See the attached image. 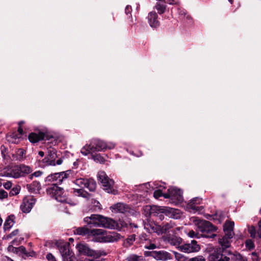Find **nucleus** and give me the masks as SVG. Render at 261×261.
Wrapping results in <instances>:
<instances>
[{
    "mask_svg": "<svg viewBox=\"0 0 261 261\" xmlns=\"http://www.w3.org/2000/svg\"><path fill=\"white\" fill-rule=\"evenodd\" d=\"M74 233L83 236H86L91 241L100 243H112L117 242L121 238V236L116 232L107 233L102 229H90L87 226L77 228Z\"/></svg>",
    "mask_w": 261,
    "mask_h": 261,
    "instance_id": "f257e3e1",
    "label": "nucleus"
},
{
    "mask_svg": "<svg viewBox=\"0 0 261 261\" xmlns=\"http://www.w3.org/2000/svg\"><path fill=\"white\" fill-rule=\"evenodd\" d=\"M47 140L48 142L46 145L47 155L42 160H38V166L41 168L48 166H55L56 165H60L63 163V159L62 158H59L56 161L58 155L57 149L53 146L57 144L58 140L53 137L49 138Z\"/></svg>",
    "mask_w": 261,
    "mask_h": 261,
    "instance_id": "f03ea898",
    "label": "nucleus"
},
{
    "mask_svg": "<svg viewBox=\"0 0 261 261\" xmlns=\"http://www.w3.org/2000/svg\"><path fill=\"white\" fill-rule=\"evenodd\" d=\"M84 221L90 227H102L111 229L120 230L121 227L113 219L100 215L93 214L84 218Z\"/></svg>",
    "mask_w": 261,
    "mask_h": 261,
    "instance_id": "7ed1b4c3",
    "label": "nucleus"
},
{
    "mask_svg": "<svg viewBox=\"0 0 261 261\" xmlns=\"http://www.w3.org/2000/svg\"><path fill=\"white\" fill-rule=\"evenodd\" d=\"M76 185L81 188V189H73V194L75 196L82 197L86 200L89 199L91 195L85 191L83 189L86 188L90 191H95L96 188V183L92 179H86L80 178L76 179L73 182Z\"/></svg>",
    "mask_w": 261,
    "mask_h": 261,
    "instance_id": "20e7f679",
    "label": "nucleus"
},
{
    "mask_svg": "<svg viewBox=\"0 0 261 261\" xmlns=\"http://www.w3.org/2000/svg\"><path fill=\"white\" fill-rule=\"evenodd\" d=\"M195 225L197 226V231L201 233V237L207 238H214L216 235L212 233L216 230V227L212 224L209 221L200 220L197 218H194L193 220Z\"/></svg>",
    "mask_w": 261,
    "mask_h": 261,
    "instance_id": "39448f33",
    "label": "nucleus"
},
{
    "mask_svg": "<svg viewBox=\"0 0 261 261\" xmlns=\"http://www.w3.org/2000/svg\"><path fill=\"white\" fill-rule=\"evenodd\" d=\"M105 141L93 138L90 141L88 144L82 147L81 152L83 155L86 156L93 152L105 151Z\"/></svg>",
    "mask_w": 261,
    "mask_h": 261,
    "instance_id": "423d86ee",
    "label": "nucleus"
},
{
    "mask_svg": "<svg viewBox=\"0 0 261 261\" xmlns=\"http://www.w3.org/2000/svg\"><path fill=\"white\" fill-rule=\"evenodd\" d=\"M47 193L58 202L67 203L70 205L75 204V203L71 202L70 199L67 198L66 193L63 189L56 185H52L49 187L47 189Z\"/></svg>",
    "mask_w": 261,
    "mask_h": 261,
    "instance_id": "0eeeda50",
    "label": "nucleus"
},
{
    "mask_svg": "<svg viewBox=\"0 0 261 261\" xmlns=\"http://www.w3.org/2000/svg\"><path fill=\"white\" fill-rule=\"evenodd\" d=\"M98 180L102 184L103 189L108 193L116 195L117 190L114 181L110 179L104 171H99L97 174Z\"/></svg>",
    "mask_w": 261,
    "mask_h": 261,
    "instance_id": "6e6552de",
    "label": "nucleus"
},
{
    "mask_svg": "<svg viewBox=\"0 0 261 261\" xmlns=\"http://www.w3.org/2000/svg\"><path fill=\"white\" fill-rule=\"evenodd\" d=\"M76 248L81 254L90 256L98 257L106 255L107 253L103 250H94L91 249L88 245L85 243H79Z\"/></svg>",
    "mask_w": 261,
    "mask_h": 261,
    "instance_id": "1a4fd4ad",
    "label": "nucleus"
},
{
    "mask_svg": "<svg viewBox=\"0 0 261 261\" xmlns=\"http://www.w3.org/2000/svg\"><path fill=\"white\" fill-rule=\"evenodd\" d=\"M165 198H169L170 202L175 205L183 201L182 192L175 187H170L168 192L164 195Z\"/></svg>",
    "mask_w": 261,
    "mask_h": 261,
    "instance_id": "9d476101",
    "label": "nucleus"
},
{
    "mask_svg": "<svg viewBox=\"0 0 261 261\" xmlns=\"http://www.w3.org/2000/svg\"><path fill=\"white\" fill-rule=\"evenodd\" d=\"M227 251L220 247L214 249L209 255L210 261H230V257L226 255Z\"/></svg>",
    "mask_w": 261,
    "mask_h": 261,
    "instance_id": "9b49d317",
    "label": "nucleus"
},
{
    "mask_svg": "<svg viewBox=\"0 0 261 261\" xmlns=\"http://www.w3.org/2000/svg\"><path fill=\"white\" fill-rule=\"evenodd\" d=\"M202 199L199 197H195L190 200L185 206L187 211L190 213H200L203 210L202 206H199Z\"/></svg>",
    "mask_w": 261,
    "mask_h": 261,
    "instance_id": "f8f14e48",
    "label": "nucleus"
},
{
    "mask_svg": "<svg viewBox=\"0 0 261 261\" xmlns=\"http://www.w3.org/2000/svg\"><path fill=\"white\" fill-rule=\"evenodd\" d=\"M69 174L68 171L53 173L46 177V181L54 182L55 184L53 185L57 186V184H61L69 176Z\"/></svg>",
    "mask_w": 261,
    "mask_h": 261,
    "instance_id": "ddd939ff",
    "label": "nucleus"
},
{
    "mask_svg": "<svg viewBox=\"0 0 261 261\" xmlns=\"http://www.w3.org/2000/svg\"><path fill=\"white\" fill-rule=\"evenodd\" d=\"M35 202L36 199L32 196L24 198L20 205L21 210L24 213H30Z\"/></svg>",
    "mask_w": 261,
    "mask_h": 261,
    "instance_id": "4468645a",
    "label": "nucleus"
},
{
    "mask_svg": "<svg viewBox=\"0 0 261 261\" xmlns=\"http://www.w3.org/2000/svg\"><path fill=\"white\" fill-rule=\"evenodd\" d=\"M157 1L155 5V8L159 14H163L166 9L167 4L178 5L179 2L177 0H156Z\"/></svg>",
    "mask_w": 261,
    "mask_h": 261,
    "instance_id": "2eb2a0df",
    "label": "nucleus"
},
{
    "mask_svg": "<svg viewBox=\"0 0 261 261\" xmlns=\"http://www.w3.org/2000/svg\"><path fill=\"white\" fill-rule=\"evenodd\" d=\"M200 249V246L197 242L193 240L190 243L185 244L179 246V250L185 253L197 252Z\"/></svg>",
    "mask_w": 261,
    "mask_h": 261,
    "instance_id": "dca6fc26",
    "label": "nucleus"
},
{
    "mask_svg": "<svg viewBox=\"0 0 261 261\" xmlns=\"http://www.w3.org/2000/svg\"><path fill=\"white\" fill-rule=\"evenodd\" d=\"M59 251L63 261H73L74 254L70 249L68 244H64L60 246Z\"/></svg>",
    "mask_w": 261,
    "mask_h": 261,
    "instance_id": "f3484780",
    "label": "nucleus"
},
{
    "mask_svg": "<svg viewBox=\"0 0 261 261\" xmlns=\"http://www.w3.org/2000/svg\"><path fill=\"white\" fill-rule=\"evenodd\" d=\"M48 133V130L46 127L39 130L37 133H31L28 136L29 141L32 143H35L44 139L46 134Z\"/></svg>",
    "mask_w": 261,
    "mask_h": 261,
    "instance_id": "a211bd4d",
    "label": "nucleus"
},
{
    "mask_svg": "<svg viewBox=\"0 0 261 261\" xmlns=\"http://www.w3.org/2000/svg\"><path fill=\"white\" fill-rule=\"evenodd\" d=\"M151 255L155 259L162 261L170 260L172 258L170 253L164 250L152 251Z\"/></svg>",
    "mask_w": 261,
    "mask_h": 261,
    "instance_id": "6ab92c4d",
    "label": "nucleus"
},
{
    "mask_svg": "<svg viewBox=\"0 0 261 261\" xmlns=\"http://www.w3.org/2000/svg\"><path fill=\"white\" fill-rule=\"evenodd\" d=\"M0 176L12 177L14 178L21 177V176L19 165H16L12 167L10 169L7 171L6 173H1Z\"/></svg>",
    "mask_w": 261,
    "mask_h": 261,
    "instance_id": "aec40b11",
    "label": "nucleus"
},
{
    "mask_svg": "<svg viewBox=\"0 0 261 261\" xmlns=\"http://www.w3.org/2000/svg\"><path fill=\"white\" fill-rule=\"evenodd\" d=\"M110 209L112 212L122 214L129 213L130 210V208L128 205L121 202L117 203L111 206Z\"/></svg>",
    "mask_w": 261,
    "mask_h": 261,
    "instance_id": "412c9836",
    "label": "nucleus"
},
{
    "mask_svg": "<svg viewBox=\"0 0 261 261\" xmlns=\"http://www.w3.org/2000/svg\"><path fill=\"white\" fill-rule=\"evenodd\" d=\"M164 212L165 216L174 219H180L182 216V212L178 209L165 207Z\"/></svg>",
    "mask_w": 261,
    "mask_h": 261,
    "instance_id": "4be33fe9",
    "label": "nucleus"
},
{
    "mask_svg": "<svg viewBox=\"0 0 261 261\" xmlns=\"http://www.w3.org/2000/svg\"><path fill=\"white\" fill-rule=\"evenodd\" d=\"M147 20L150 27L153 29H156L160 26L158 15L155 11H151L148 13Z\"/></svg>",
    "mask_w": 261,
    "mask_h": 261,
    "instance_id": "5701e85b",
    "label": "nucleus"
},
{
    "mask_svg": "<svg viewBox=\"0 0 261 261\" xmlns=\"http://www.w3.org/2000/svg\"><path fill=\"white\" fill-rule=\"evenodd\" d=\"M258 230L256 231L255 226L251 225L247 226L248 232L250 237L253 239H261V218L258 222Z\"/></svg>",
    "mask_w": 261,
    "mask_h": 261,
    "instance_id": "b1692460",
    "label": "nucleus"
},
{
    "mask_svg": "<svg viewBox=\"0 0 261 261\" xmlns=\"http://www.w3.org/2000/svg\"><path fill=\"white\" fill-rule=\"evenodd\" d=\"M143 225L144 229L148 232H155L158 234L159 225L147 220V221H143Z\"/></svg>",
    "mask_w": 261,
    "mask_h": 261,
    "instance_id": "393cba45",
    "label": "nucleus"
},
{
    "mask_svg": "<svg viewBox=\"0 0 261 261\" xmlns=\"http://www.w3.org/2000/svg\"><path fill=\"white\" fill-rule=\"evenodd\" d=\"M234 223L233 221H227L223 226V230L225 233L228 235L229 237H233L234 236Z\"/></svg>",
    "mask_w": 261,
    "mask_h": 261,
    "instance_id": "a878e982",
    "label": "nucleus"
},
{
    "mask_svg": "<svg viewBox=\"0 0 261 261\" xmlns=\"http://www.w3.org/2000/svg\"><path fill=\"white\" fill-rule=\"evenodd\" d=\"M233 237H229L228 235L225 233V235L223 237L221 238H219L218 242L222 246L221 248L225 249V248L229 247L231 242V239Z\"/></svg>",
    "mask_w": 261,
    "mask_h": 261,
    "instance_id": "bb28decb",
    "label": "nucleus"
},
{
    "mask_svg": "<svg viewBox=\"0 0 261 261\" xmlns=\"http://www.w3.org/2000/svg\"><path fill=\"white\" fill-rule=\"evenodd\" d=\"M27 188L31 193L37 194L41 189V185L39 182L34 181L30 184H28Z\"/></svg>",
    "mask_w": 261,
    "mask_h": 261,
    "instance_id": "cd10ccee",
    "label": "nucleus"
},
{
    "mask_svg": "<svg viewBox=\"0 0 261 261\" xmlns=\"http://www.w3.org/2000/svg\"><path fill=\"white\" fill-rule=\"evenodd\" d=\"M15 217L13 215L9 216L4 223V229L5 231L9 230L14 224Z\"/></svg>",
    "mask_w": 261,
    "mask_h": 261,
    "instance_id": "c85d7f7f",
    "label": "nucleus"
},
{
    "mask_svg": "<svg viewBox=\"0 0 261 261\" xmlns=\"http://www.w3.org/2000/svg\"><path fill=\"white\" fill-rule=\"evenodd\" d=\"M174 223L170 221L169 223H167L163 226L159 225L158 234H162L166 233L167 231L171 228H173Z\"/></svg>",
    "mask_w": 261,
    "mask_h": 261,
    "instance_id": "c756f323",
    "label": "nucleus"
},
{
    "mask_svg": "<svg viewBox=\"0 0 261 261\" xmlns=\"http://www.w3.org/2000/svg\"><path fill=\"white\" fill-rule=\"evenodd\" d=\"M21 137L19 136L18 133H12L10 135L7 136V141L11 143L17 144L21 139Z\"/></svg>",
    "mask_w": 261,
    "mask_h": 261,
    "instance_id": "7c9ffc66",
    "label": "nucleus"
},
{
    "mask_svg": "<svg viewBox=\"0 0 261 261\" xmlns=\"http://www.w3.org/2000/svg\"><path fill=\"white\" fill-rule=\"evenodd\" d=\"M182 239L179 237L172 236L169 237L168 239V243L171 245L176 246L179 248L180 245L182 243Z\"/></svg>",
    "mask_w": 261,
    "mask_h": 261,
    "instance_id": "2f4dec72",
    "label": "nucleus"
},
{
    "mask_svg": "<svg viewBox=\"0 0 261 261\" xmlns=\"http://www.w3.org/2000/svg\"><path fill=\"white\" fill-rule=\"evenodd\" d=\"M177 11L181 19L187 20V22H191V16L187 13L185 9L178 8Z\"/></svg>",
    "mask_w": 261,
    "mask_h": 261,
    "instance_id": "473e14b6",
    "label": "nucleus"
},
{
    "mask_svg": "<svg viewBox=\"0 0 261 261\" xmlns=\"http://www.w3.org/2000/svg\"><path fill=\"white\" fill-rule=\"evenodd\" d=\"M165 211V206H159L153 205H152L151 216L156 217L158 215H159L160 214V213H165V212H164Z\"/></svg>",
    "mask_w": 261,
    "mask_h": 261,
    "instance_id": "72a5a7b5",
    "label": "nucleus"
},
{
    "mask_svg": "<svg viewBox=\"0 0 261 261\" xmlns=\"http://www.w3.org/2000/svg\"><path fill=\"white\" fill-rule=\"evenodd\" d=\"M20 171L21 176L23 177L27 174L30 173L32 171V168L23 164L19 165Z\"/></svg>",
    "mask_w": 261,
    "mask_h": 261,
    "instance_id": "f704fd0d",
    "label": "nucleus"
},
{
    "mask_svg": "<svg viewBox=\"0 0 261 261\" xmlns=\"http://www.w3.org/2000/svg\"><path fill=\"white\" fill-rule=\"evenodd\" d=\"M17 254H24L26 256H33L35 255L34 251L27 252L24 247L21 246L18 247Z\"/></svg>",
    "mask_w": 261,
    "mask_h": 261,
    "instance_id": "c9c22d12",
    "label": "nucleus"
},
{
    "mask_svg": "<svg viewBox=\"0 0 261 261\" xmlns=\"http://www.w3.org/2000/svg\"><path fill=\"white\" fill-rule=\"evenodd\" d=\"M127 261H145L144 257L142 255H138L135 254H132L127 257Z\"/></svg>",
    "mask_w": 261,
    "mask_h": 261,
    "instance_id": "e433bc0d",
    "label": "nucleus"
},
{
    "mask_svg": "<svg viewBox=\"0 0 261 261\" xmlns=\"http://www.w3.org/2000/svg\"><path fill=\"white\" fill-rule=\"evenodd\" d=\"M228 255L230 256L231 261H247V258L240 254L229 253Z\"/></svg>",
    "mask_w": 261,
    "mask_h": 261,
    "instance_id": "4c0bfd02",
    "label": "nucleus"
},
{
    "mask_svg": "<svg viewBox=\"0 0 261 261\" xmlns=\"http://www.w3.org/2000/svg\"><path fill=\"white\" fill-rule=\"evenodd\" d=\"M135 234L130 235V236H128V238L124 241L123 245L124 247H126V248L129 247L133 244V243L135 242Z\"/></svg>",
    "mask_w": 261,
    "mask_h": 261,
    "instance_id": "58836bf2",
    "label": "nucleus"
},
{
    "mask_svg": "<svg viewBox=\"0 0 261 261\" xmlns=\"http://www.w3.org/2000/svg\"><path fill=\"white\" fill-rule=\"evenodd\" d=\"M25 151L22 149H19L16 152V160L19 161H22L24 158Z\"/></svg>",
    "mask_w": 261,
    "mask_h": 261,
    "instance_id": "ea45409f",
    "label": "nucleus"
},
{
    "mask_svg": "<svg viewBox=\"0 0 261 261\" xmlns=\"http://www.w3.org/2000/svg\"><path fill=\"white\" fill-rule=\"evenodd\" d=\"M92 159L96 163H99L100 164H104L106 160L103 156L100 154H96L95 155H92Z\"/></svg>",
    "mask_w": 261,
    "mask_h": 261,
    "instance_id": "a19ab883",
    "label": "nucleus"
},
{
    "mask_svg": "<svg viewBox=\"0 0 261 261\" xmlns=\"http://www.w3.org/2000/svg\"><path fill=\"white\" fill-rule=\"evenodd\" d=\"M152 205H146L143 207V213L146 216H151Z\"/></svg>",
    "mask_w": 261,
    "mask_h": 261,
    "instance_id": "79ce46f5",
    "label": "nucleus"
},
{
    "mask_svg": "<svg viewBox=\"0 0 261 261\" xmlns=\"http://www.w3.org/2000/svg\"><path fill=\"white\" fill-rule=\"evenodd\" d=\"M139 242L141 243H144L147 242H149V238L148 236L145 233H141L139 236Z\"/></svg>",
    "mask_w": 261,
    "mask_h": 261,
    "instance_id": "37998d69",
    "label": "nucleus"
},
{
    "mask_svg": "<svg viewBox=\"0 0 261 261\" xmlns=\"http://www.w3.org/2000/svg\"><path fill=\"white\" fill-rule=\"evenodd\" d=\"M246 247L251 250L254 248V244L253 241L251 239H248L245 241Z\"/></svg>",
    "mask_w": 261,
    "mask_h": 261,
    "instance_id": "c03bdc74",
    "label": "nucleus"
},
{
    "mask_svg": "<svg viewBox=\"0 0 261 261\" xmlns=\"http://www.w3.org/2000/svg\"><path fill=\"white\" fill-rule=\"evenodd\" d=\"M187 234L191 238H195L199 239L201 237L200 234L198 232H196L193 230L189 231Z\"/></svg>",
    "mask_w": 261,
    "mask_h": 261,
    "instance_id": "a18cd8bd",
    "label": "nucleus"
},
{
    "mask_svg": "<svg viewBox=\"0 0 261 261\" xmlns=\"http://www.w3.org/2000/svg\"><path fill=\"white\" fill-rule=\"evenodd\" d=\"M105 151L108 149H112L115 148L116 144L113 142H106L105 141Z\"/></svg>",
    "mask_w": 261,
    "mask_h": 261,
    "instance_id": "49530a36",
    "label": "nucleus"
},
{
    "mask_svg": "<svg viewBox=\"0 0 261 261\" xmlns=\"http://www.w3.org/2000/svg\"><path fill=\"white\" fill-rule=\"evenodd\" d=\"M151 182H147L145 184H143L142 185H140L138 186V188L139 190L145 191L146 192H148V186L150 187Z\"/></svg>",
    "mask_w": 261,
    "mask_h": 261,
    "instance_id": "de8ad7c7",
    "label": "nucleus"
},
{
    "mask_svg": "<svg viewBox=\"0 0 261 261\" xmlns=\"http://www.w3.org/2000/svg\"><path fill=\"white\" fill-rule=\"evenodd\" d=\"M20 190V186H16L15 187L13 188V189L11 190L10 192V195L14 196L18 194Z\"/></svg>",
    "mask_w": 261,
    "mask_h": 261,
    "instance_id": "09e8293b",
    "label": "nucleus"
},
{
    "mask_svg": "<svg viewBox=\"0 0 261 261\" xmlns=\"http://www.w3.org/2000/svg\"><path fill=\"white\" fill-rule=\"evenodd\" d=\"M24 240V238L23 237H18L16 238L11 243L13 245H19L21 242Z\"/></svg>",
    "mask_w": 261,
    "mask_h": 261,
    "instance_id": "8fccbe9b",
    "label": "nucleus"
},
{
    "mask_svg": "<svg viewBox=\"0 0 261 261\" xmlns=\"http://www.w3.org/2000/svg\"><path fill=\"white\" fill-rule=\"evenodd\" d=\"M164 194H163L161 190H155L154 192V193H153V197L155 199H158L159 198H160L161 196H163L164 197Z\"/></svg>",
    "mask_w": 261,
    "mask_h": 261,
    "instance_id": "3c124183",
    "label": "nucleus"
},
{
    "mask_svg": "<svg viewBox=\"0 0 261 261\" xmlns=\"http://www.w3.org/2000/svg\"><path fill=\"white\" fill-rule=\"evenodd\" d=\"M18 233H19V230L18 229H15V230H13L7 236L6 238L7 239H11V238H13V237L16 236V235H17L18 234Z\"/></svg>",
    "mask_w": 261,
    "mask_h": 261,
    "instance_id": "603ef678",
    "label": "nucleus"
},
{
    "mask_svg": "<svg viewBox=\"0 0 261 261\" xmlns=\"http://www.w3.org/2000/svg\"><path fill=\"white\" fill-rule=\"evenodd\" d=\"M13 244L10 245L8 246V249L9 251L17 254L18 247H15L13 246Z\"/></svg>",
    "mask_w": 261,
    "mask_h": 261,
    "instance_id": "864d4df0",
    "label": "nucleus"
},
{
    "mask_svg": "<svg viewBox=\"0 0 261 261\" xmlns=\"http://www.w3.org/2000/svg\"><path fill=\"white\" fill-rule=\"evenodd\" d=\"M46 257L48 261H56L55 257L50 253H47Z\"/></svg>",
    "mask_w": 261,
    "mask_h": 261,
    "instance_id": "5fc2aeb1",
    "label": "nucleus"
},
{
    "mask_svg": "<svg viewBox=\"0 0 261 261\" xmlns=\"http://www.w3.org/2000/svg\"><path fill=\"white\" fill-rule=\"evenodd\" d=\"M189 261H205V259L202 256H198L191 258Z\"/></svg>",
    "mask_w": 261,
    "mask_h": 261,
    "instance_id": "6e6d98bb",
    "label": "nucleus"
},
{
    "mask_svg": "<svg viewBox=\"0 0 261 261\" xmlns=\"http://www.w3.org/2000/svg\"><path fill=\"white\" fill-rule=\"evenodd\" d=\"M8 196L7 192L4 190L0 191V199L3 200Z\"/></svg>",
    "mask_w": 261,
    "mask_h": 261,
    "instance_id": "4d7b16f0",
    "label": "nucleus"
},
{
    "mask_svg": "<svg viewBox=\"0 0 261 261\" xmlns=\"http://www.w3.org/2000/svg\"><path fill=\"white\" fill-rule=\"evenodd\" d=\"M175 258L178 261H184L185 260V257L182 254H181L180 253H175Z\"/></svg>",
    "mask_w": 261,
    "mask_h": 261,
    "instance_id": "13d9d810",
    "label": "nucleus"
},
{
    "mask_svg": "<svg viewBox=\"0 0 261 261\" xmlns=\"http://www.w3.org/2000/svg\"><path fill=\"white\" fill-rule=\"evenodd\" d=\"M132 7L131 6L127 5L126 6L125 9V12L127 15H129L131 16Z\"/></svg>",
    "mask_w": 261,
    "mask_h": 261,
    "instance_id": "bf43d9fd",
    "label": "nucleus"
},
{
    "mask_svg": "<svg viewBox=\"0 0 261 261\" xmlns=\"http://www.w3.org/2000/svg\"><path fill=\"white\" fill-rule=\"evenodd\" d=\"M42 174V172L40 171H37L35 172L33 174L30 175V179H32L33 176H35L36 177L40 176Z\"/></svg>",
    "mask_w": 261,
    "mask_h": 261,
    "instance_id": "052dcab7",
    "label": "nucleus"
},
{
    "mask_svg": "<svg viewBox=\"0 0 261 261\" xmlns=\"http://www.w3.org/2000/svg\"><path fill=\"white\" fill-rule=\"evenodd\" d=\"M12 182L11 181H8L6 182L4 184V188L6 189H7V190L10 189L12 187Z\"/></svg>",
    "mask_w": 261,
    "mask_h": 261,
    "instance_id": "680f3d73",
    "label": "nucleus"
},
{
    "mask_svg": "<svg viewBox=\"0 0 261 261\" xmlns=\"http://www.w3.org/2000/svg\"><path fill=\"white\" fill-rule=\"evenodd\" d=\"M164 213H160V214L158 215L156 217L158 218V219L161 221H162L164 219V216H165Z\"/></svg>",
    "mask_w": 261,
    "mask_h": 261,
    "instance_id": "e2e57ef3",
    "label": "nucleus"
},
{
    "mask_svg": "<svg viewBox=\"0 0 261 261\" xmlns=\"http://www.w3.org/2000/svg\"><path fill=\"white\" fill-rule=\"evenodd\" d=\"M145 248L148 249H154L156 248L154 244H150L148 246H145Z\"/></svg>",
    "mask_w": 261,
    "mask_h": 261,
    "instance_id": "0e129e2a",
    "label": "nucleus"
},
{
    "mask_svg": "<svg viewBox=\"0 0 261 261\" xmlns=\"http://www.w3.org/2000/svg\"><path fill=\"white\" fill-rule=\"evenodd\" d=\"M16 133H18V134L19 135V136L21 137L22 135V133H23V130L22 128H21L20 127H19V128L18 129V132H16Z\"/></svg>",
    "mask_w": 261,
    "mask_h": 261,
    "instance_id": "69168bd1",
    "label": "nucleus"
},
{
    "mask_svg": "<svg viewBox=\"0 0 261 261\" xmlns=\"http://www.w3.org/2000/svg\"><path fill=\"white\" fill-rule=\"evenodd\" d=\"M38 155L40 156V157L42 158L44 155V153L42 151H39L38 152Z\"/></svg>",
    "mask_w": 261,
    "mask_h": 261,
    "instance_id": "338daca9",
    "label": "nucleus"
},
{
    "mask_svg": "<svg viewBox=\"0 0 261 261\" xmlns=\"http://www.w3.org/2000/svg\"><path fill=\"white\" fill-rule=\"evenodd\" d=\"M4 260L5 261H14L13 259H12L11 258H10V257H7V256H5L4 258Z\"/></svg>",
    "mask_w": 261,
    "mask_h": 261,
    "instance_id": "774afa93",
    "label": "nucleus"
}]
</instances>
